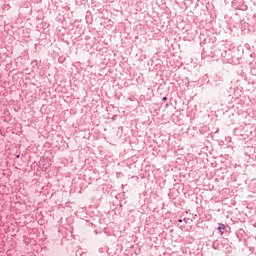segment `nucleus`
Here are the masks:
<instances>
[{"label": "nucleus", "instance_id": "nucleus-1", "mask_svg": "<svg viewBox=\"0 0 256 256\" xmlns=\"http://www.w3.org/2000/svg\"><path fill=\"white\" fill-rule=\"evenodd\" d=\"M46 164H43L42 169H44V171H47V169H49V167H51V162L49 160H44Z\"/></svg>", "mask_w": 256, "mask_h": 256}, {"label": "nucleus", "instance_id": "nucleus-2", "mask_svg": "<svg viewBox=\"0 0 256 256\" xmlns=\"http://www.w3.org/2000/svg\"><path fill=\"white\" fill-rule=\"evenodd\" d=\"M218 231L223 235L225 231V225L224 224H219Z\"/></svg>", "mask_w": 256, "mask_h": 256}, {"label": "nucleus", "instance_id": "nucleus-3", "mask_svg": "<svg viewBox=\"0 0 256 256\" xmlns=\"http://www.w3.org/2000/svg\"><path fill=\"white\" fill-rule=\"evenodd\" d=\"M162 101H167V96H164V97L162 98Z\"/></svg>", "mask_w": 256, "mask_h": 256}, {"label": "nucleus", "instance_id": "nucleus-4", "mask_svg": "<svg viewBox=\"0 0 256 256\" xmlns=\"http://www.w3.org/2000/svg\"><path fill=\"white\" fill-rule=\"evenodd\" d=\"M178 223H183V219H179V220H178Z\"/></svg>", "mask_w": 256, "mask_h": 256}, {"label": "nucleus", "instance_id": "nucleus-5", "mask_svg": "<svg viewBox=\"0 0 256 256\" xmlns=\"http://www.w3.org/2000/svg\"><path fill=\"white\" fill-rule=\"evenodd\" d=\"M183 221H185V223H187V220L184 218Z\"/></svg>", "mask_w": 256, "mask_h": 256}]
</instances>
